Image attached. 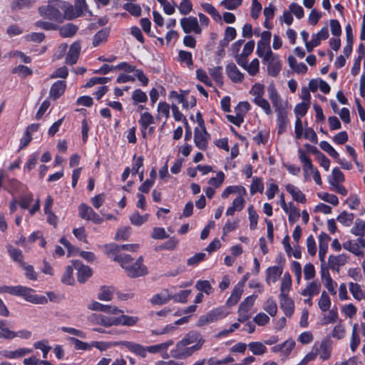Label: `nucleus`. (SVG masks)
<instances>
[{
    "mask_svg": "<svg viewBox=\"0 0 365 365\" xmlns=\"http://www.w3.org/2000/svg\"><path fill=\"white\" fill-rule=\"evenodd\" d=\"M268 97L271 101L275 111H279L281 110L285 109L286 108L284 106L282 98L278 93L275 86L274 84H270L267 88Z\"/></svg>",
    "mask_w": 365,
    "mask_h": 365,
    "instance_id": "6e6552de",
    "label": "nucleus"
},
{
    "mask_svg": "<svg viewBox=\"0 0 365 365\" xmlns=\"http://www.w3.org/2000/svg\"><path fill=\"white\" fill-rule=\"evenodd\" d=\"M268 61V73L272 76H277L282 68L280 61L277 57L272 56Z\"/></svg>",
    "mask_w": 365,
    "mask_h": 365,
    "instance_id": "cd10ccee",
    "label": "nucleus"
},
{
    "mask_svg": "<svg viewBox=\"0 0 365 365\" xmlns=\"http://www.w3.org/2000/svg\"><path fill=\"white\" fill-rule=\"evenodd\" d=\"M250 93L252 95L254 98H259L263 97L264 94V86L261 83H255L250 91Z\"/></svg>",
    "mask_w": 365,
    "mask_h": 365,
    "instance_id": "4d7b16f0",
    "label": "nucleus"
},
{
    "mask_svg": "<svg viewBox=\"0 0 365 365\" xmlns=\"http://www.w3.org/2000/svg\"><path fill=\"white\" fill-rule=\"evenodd\" d=\"M354 220V215L346 211L342 212L337 217V220L345 226H350Z\"/></svg>",
    "mask_w": 365,
    "mask_h": 365,
    "instance_id": "680f3d73",
    "label": "nucleus"
},
{
    "mask_svg": "<svg viewBox=\"0 0 365 365\" xmlns=\"http://www.w3.org/2000/svg\"><path fill=\"white\" fill-rule=\"evenodd\" d=\"M174 341L173 340H168L165 342L146 346V353L149 352L151 354H157V353H163V351H166L167 349L172 345H173Z\"/></svg>",
    "mask_w": 365,
    "mask_h": 365,
    "instance_id": "2f4dec72",
    "label": "nucleus"
},
{
    "mask_svg": "<svg viewBox=\"0 0 365 365\" xmlns=\"http://www.w3.org/2000/svg\"><path fill=\"white\" fill-rule=\"evenodd\" d=\"M349 288L351 294L356 299L361 300L365 298L361 286L359 284L350 282L349 284Z\"/></svg>",
    "mask_w": 365,
    "mask_h": 365,
    "instance_id": "a19ab883",
    "label": "nucleus"
},
{
    "mask_svg": "<svg viewBox=\"0 0 365 365\" xmlns=\"http://www.w3.org/2000/svg\"><path fill=\"white\" fill-rule=\"evenodd\" d=\"M321 285L316 282L313 281L309 282L305 289L302 291V295L307 297H313L319 293Z\"/></svg>",
    "mask_w": 365,
    "mask_h": 365,
    "instance_id": "72a5a7b5",
    "label": "nucleus"
},
{
    "mask_svg": "<svg viewBox=\"0 0 365 365\" xmlns=\"http://www.w3.org/2000/svg\"><path fill=\"white\" fill-rule=\"evenodd\" d=\"M286 190L292 196V198L295 201L301 203H304L306 202V197L304 194H303L302 192L294 185L288 184L286 186Z\"/></svg>",
    "mask_w": 365,
    "mask_h": 365,
    "instance_id": "c756f323",
    "label": "nucleus"
},
{
    "mask_svg": "<svg viewBox=\"0 0 365 365\" xmlns=\"http://www.w3.org/2000/svg\"><path fill=\"white\" fill-rule=\"evenodd\" d=\"M78 29V27L72 23L66 24L62 26H58L57 29L59 31L60 36L63 38L73 37L76 34Z\"/></svg>",
    "mask_w": 365,
    "mask_h": 365,
    "instance_id": "b1692460",
    "label": "nucleus"
},
{
    "mask_svg": "<svg viewBox=\"0 0 365 365\" xmlns=\"http://www.w3.org/2000/svg\"><path fill=\"white\" fill-rule=\"evenodd\" d=\"M123 8L134 16H140L141 14V8L138 4L126 3L124 4Z\"/></svg>",
    "mask_w": 365,
    "mask_h": 365,
    "instance_id": "774afa93",
    "label": "nucleus"
},
{
    "mask_svg": "<svg viewBox=\"0 0 365 365\" xmlns=\"http://www.w3.org/2000/svg\"><path fill=\"white\" fill-rule=\"evenodd\" d=\"M275 112L277 113V133L281 135L286 131V128L288 124L287 110L285 108Z\"/></svg>",
    "mask_w": 365,
    "mask_h": 365,
    "instance_id": "aec40b11",
    "label": "nucleus"
},
{
    "mask_svg": "<svg viewBox=\"0 0 365 365\" xmlns=\"http://www.w3.org/2000/svg\"><path fill=\"white\" fill-rule=\"evenodd\" d=\"M114 288L113 287L103 286L101 289L98 298L102 301H110L113 298Z\"/></svg>",
    "mask_w": 365,
    "mask_h": 365,
    "instance_id": "4c0bfd02",
    "label": "nucleus"
},
{
    "mask_svg": "<svg viewBox=\"0 0 365 365\" xmlns=\"http://www.w3.org/2000/svg\"><path fill=\"white\" fill-rule=\"evenodd\" d=\"M253 102L257 106L260 107L267 115H271L272 113L269 103L264 97L259 98H254Z\"/></svg>",
    "mask_w": 365,
    "mask_h": 365,
    "instance_id": "a18cd8bd",
    "label": "nucleus"
},
{
    "mask_svg": "<svg viewBox=\"0 0 365 365\" xmlns=\"http://www.w3.org/2000/svg\"><path fill=\"white\" fill-rule=\"evenodd\" d=\"M282 274V268L273 266L270 267L267 270L266 282L269 284L270 283H275L278 278Z\"/></svg>",
    "mask_w": 365,
    "mask_h": 365,
    "instance_id": "a878e982",
    "label": "nucleus"
},
{
    "mask_svg": "<svg viewBox=\"0 0 365 365\" xmlns=\"http://www.w3.org/2000/svg\"><path fill=\"white\" fill-rule=\"evenodd\" d=\"M280 308L287 317H290L294 313V304L293 300L288 295L279 296Z\"/></svg>",
    "mask_w": 365,
    "mask_h": 365,
    "instance_id": "ddd939ff",
    "label": "nucleus"
},
{
    "mask_svg": "<svg viewBox=\"0 0 365 365\" xmlns=\"http://www.w3.org/2000/svg\"><path fill=\"white\" fill-rule=\"evenodd\" d=\"M143 257H140L135 263L126 267L125 272L129 277L136 278L148 274V269L143 264Z\"/></svg>",
    "mask_w": 365,
    "mask_h": 365,
    "instance_id": "20e7f679",
    "label": "nucleus"
},
{
    "mask_svg": "<svg viewBox=\"0 0 365 365\" xmlns=\"http://www.w3.org/2000/svg\"><path fill=\"white\" fill-rule=\"evenodd\" d=\"M248 215L250 220V227L251 230H255L257 225L258 215L254 209L253 205L248 207Z\"/></svg>",
    "mask_w": 365,
    "mask_h": 365,
    "instance_id": "6e6d98bb",
    "label": "nucleus"
},
{
    "mask_svg": "<svg viewBox=\"0 0 365 365\" xmlns=\"http://www.w3.org/2000/svg\"><path fill=\"white\" fill-rule=\"evenodd\" d=\"M264 190V184L262 181V179L259 178H254L252 179V182L250 186V193L251 195H255L256 192H259L262 193Z\"/></svg>",
    "mask_w": 365,
    "mask_h": 365,
    "instance_id": "09e8293b",
    "label": "nucleus"
},
{
    "mask_svg": "<svg viewBox=\"0 0 365 365\" xmlns=\"http://www.w3.org/2000/svg\"><path fill=\"white\" fill-rule=\"evenodd\" d=\"M172 298V295L168 289H164L160 293L155 294L150 299V302L155 305H163L168 303Z\"/></svg>",
    "mask_w": 365,
    "mask_h": 365,
    "instance_id": "5701e85b",
    "label": "nucleus"
},
{
    "mask_svg": "<svg viewBox=\"0 0 365 365\" xmlns=\"http://www.w3.org/2000/svg\"><path fill=\"white\" fill-rule=\"evenodd\" d=\"M21 267L25 271V275L29 279L36 280L37 279V273L32 265L24 263L21 264Z\"/></svg>",
    "mask_w": 365,
    "mask_h": 365,
    "instance_id": "69168bd1",
    "label": "nucleus"
},
{
    "mask_svg": "<svg viewBox=\"0 0 365 365\" xmlns=\"http://www.w3.org/2000/svg\"><path fill=\"white\" fill-rule=\"evenodd\" d=\"M195 288L201 292H204L207 294H210L212 292V286L207 280H199L196 282Z\"/></svg>",
    "mask_w": 365,
    "mask_h": 365,
    "instance_id": "13d9d810",
    "label": "nucleus"
},
{
    "mask_svg": "<svg viewBox=\"0 0 365 365\" xmlns=\"http://www.w3.org/2000/svg\"><path fill=\"white\" fill-rule=\"evenodd\" d=\"M88 321L93 324L101 325L109 327L114 325V317H110L102 314H92L88 317Z\"/></svg>",
    "mask_w": 365,
    "mask_h": 365,
    "instance_id": "9d476101",
    "label": "nucleus"
},
{
    "mask_svg": "<svg viewBox=\"0 0 365 365\" xmlns=\"http://www.w3.org/2000/svg\"><path fill=\"white\" fill-rule=\"evenodd\" d=\"M202 7L203 10L207 14H209L215 21H221V15L212 4L205 3L202 4Z\"/></svg>",
    "mask_w": 365,
    "mask_h": 365,
    "instance_id": "79ce46f5",
    "label": "nucleus"
},
{
    "mask_svg": "<svg viewBox=\"0 0 365 365\" xmlns=\"http://www.w3.org/2000/svg\"><path fill=\"white\" fill-rule=\"evenodd\" d=\"M139 123L141 128H148L150 125L155 123V120L150 113L145 112L140 115Z\"/></svg>",
    "mask_w": 365,
    "mask_h": 365,
    "instance_id": "ea45409f",
    "label": "nucleus"
},
{
    "mask_svg": "<svg viewBox=\"0 0 365 365\" xmlns=\"http://www.w3.org/2000/svg\"><path fill=\"white\" fill-rule=\"evenodd\" d=\"M114 255L113 260L120 263V266L125 270L126 267H128L133 262V259L129 255L121 253H112Z\"/></svg>",
    "mask_w": 365,
    "mask_h": 365,
    "instance_id": "f704fd0d",
    "label": "nucleus"
},
{
    "mask_svg": "<svg viewBox=\"0 0 365 365\" xmlns=\"http://www.w3.org/2000/svg\"><path fill=\"white\" fill-rule=\"evenodd\" d=\"M298 153L300 161L304 164L303 170L304 173V176L307 178L308 171L312 173L314 170H317V168L314 167L310 158L306 155L302 149L299 148L298 150Z\"/></svg>",
    "mask_w": 365,
    "mask_h": 365,
    "instance_id": "4be33fe9",
    "label": "nucleus"
},
{
    "mask_svg": "<svg viewBox=\"0 0 365 365\" xmlns=\"http://www.w3.org/2000/svg\"><path fill=\"white\" fill-rule=\"evenodd\" d=\"M181 341L188 346L191 344L197 342L195 345H200V349L205 343V339H202L201 334L197 331H192L187 334Z\"/></svg>",
    "mask_w": 365,
    "mask_h": 365,
    "instance_id": "6ab92c4d",
    "label": "nucleus"
},
{
    "mask_svg": "<svg viewBox=\"0 0 365 365\" xmlns=\"http://www.w3.org/2000/svg\"><path fill=\"white\" fill-rule=\"evenodd\" d=\"M257 297V295L252 294L246 297L244 301L241 302L238 308H240V310L244 309L245 311L250 312V308L254 305Z\"/></svg>",
    "mask_w": 365,
    "mask_h": 365,
    "instance_id": "e2e57ef3",
    "label": "nucleus"
},
{
    "mask_svg": "<svg viewBox=\"0 0 365 365\" xmlns=\"http://www.w3.org/2000/svg\"><path fill=\"white\" fill-rule=\"evenodd\" d=\"M257 53L259 57L263 58L264 61H269L273 55L269 44L262 42H257Z\"/></svg>",
    "mask_w": 365,
    "mask_h": 365,
    "instance_id": "c85d7f7f",
    "label": "nucleus"
},
{
    "mask_svg": "<svg viewBox=\"0 0 365 365\" xmlns=\"http://www.w3.org/2000/svg\"><path fill=\"white\" fill-rule=\"evenodd\" d=\"M344 180L343 173L338 168H334L332 170V178L329 180V182L332 185H335L344 182Z\"/></svg>",
    "mask_w": 365,
    "mask_h": 365,
    "instance_id": "603ef678",
    "label": "nucleus"
},
{
    "mask_svg": "<svg viewBox=\"0 0 365 365\" xmlns=\"http://www.w3.org/2000/svg\"><path fill=\"white\" fill-rule=\"evenodd\" d=\"M110 29L104 28L98 31L93 36L92 44L94 47L98 46L101 43L106 41L109 34Z\"/></svg>",
    "mask_w": 365,
    "mask_h": 365,
    "instance_id": "473e14b6",
    "label": "nucleus"
},
{
    "mask_svg": "<svg viewBox=\"0 0 365 365\" xmlns=\"http://www.w3.org/2000/svg\"><path fill=\"white\" fill-rule=\"evenodd\" d=\"M133 103L137 105L139 103H145L148 101V96L145 92L140 89H136L132 94Z\"/></svg>",
    "mask_w": 365,
    "mask_h": 365,
    "instance_id": "3c124183",
    "label": "nucleus"
},
{
    "mask_svg": "<svg viewBox=\"0 0 365 365\" xmlns=\"http://www.w3.org/2000/svg\"><path fill=\"white\" fill-rule=\"evenodd\" d=\"M34 0H13L11 4V9L14 11H17L30 6Z\"/></svg>",
    "mask_w": 365,
    "mask_h": 365,
    "instance_id": "5fc2aeb1",
    "label": "nucleus"
},
{
    "mask_svg": "<svg viewBox=\"0 0 365 365\" xmlns=\"http://www.w3.org/2000/svg\"><path fill=\"white\" fill-rule=\"evenodd\" d=\"M209 134L205 128H195L194 141L195 145L200 150H205L207 146Z\"/></svg>",
    "mask_w": 365,
    "mask_h": 365,
    "instance_id": "0eeeda50",
    "label": "nucleus"
},
{
    "mask_svg": "<svg viewBox=\"0 0 365 365\" xmlns=\"http://www.w3.org/2000/svg\"><path fill=\"white\" fill-rule=\"evenodd\" d=\"M365 231V222L356 220L354 226L351 228V233L356 236L362 237Z\"/></svg>",
    "mask_w": 365,
    "mask_h": 365,
    "instance_id": "864d4df0",
    "label": "nucleus"
},
{
    "mask_svg": "<svg viewBox=\"0 0 365 365\" xmlns=\"http://www.w3.org/2000/svg\"><path fill=\"white\" fill-rule=\"evenodd\" d=\"M68 340L74 345V348L78 350H88L92 347V345L82 341L75 337H70Z\"/></svg>",
    "mask_w": 365,
    "mask_h": 365,
    "instance_id": "bf43d9fd",
    "label": "nucleus"
},
{
    "mask_svg": "<svg viewBox=\"0 0 365 365\" xmlns=\"http://www.w3.org/2000/svg\"><path fill=\"white\" fill-rule=\"evenodd\" d=\"M73 274V267L70 265L66 267L63 275L61 278V282L66 284L71 285L73 282V278L72 277Z\"/></svg>",
    "mask_w": 365,
    "mask_h": 365,
    "instance_id": "338daca9",
    "label": "nucleus"
},
{
    "mask_svg": "<svg viewBox=\"0 0 365 365\" xmlns=\"http://www.w3.org/2000/svg\"><path fill=\"white\" fill-rule=\"evenodd\" d=\"M348 257L344 255H331L328 259V267L333 271H339L340 266L344 265L347 262Z\"/></svg>",
    "mask_w": 365,
    "mask_h": 365,
    "instance_id": "f8f14e48",
    "label": "nucleus"
},
{
    "mask_svg": "<svg viewBox=\"0 0 365 365\" xmlns=\"http://www.w3.org/2000/svg\"><path fill=\"white\" fill-rule=\"evenodd\" d=\"M317 346L319 348L318 354L320 355L321 359L323 360L328 359L331 354V347L328 345L327 342L322 341Z\"/></svg>",
    "mask_w": 365,
    "mask_h": 365,
    "instance_id": "49530a36",
    "label": "nucleus"
},
{
    "mask_svg": "<svg viewBox=\"0 0 365 365\" xmlns=\"http://www.w3.org/2000/svg\"><path fill=\"white\" fill-rule=\"evenodd\" d=\"M148 220V215L145 214L144 215H140L138 212H135L130 216V222L135 226H140Z\"/></svg>",
    "mask_w": 365,
    "mask_h": 365,
    "instance_id": "c03bdc74",
    "label": "nucleus"
},
{
    "mask_svg": "<svg viewBox=\"0 0 365 365\" xmlns=\"http://www.w3.org/2000/svg\"><path fill=\"white\" fill-rule=\"evenodd\" d=\"M342 246L344 249L349 251L356 256L363 255V251L359 250V248H358V245L355 242H353L351 240H348L344 242Z\"/></svg>",
    "mask_w": 365,
    "mask_h": 365,
    "instance_id": "de8ad7c7",
    "label": "nucleus"
},
{
    "mask_svg": "<svg viewBox=\"0 0 365 365\" xmlns=\"http://www.w3.org/2000/svg\"><path fill=\"white\" fill-rule=\"evenodd\" d=\"M120 344L136 355L140 356L142 357L146 356V347L131 341H123Z\"/></svg>",
    "mask_w": 365,
    "mask_h": 365,
    "instance_id": "393cba45",
    "label": "nucleus"
},
{
    "mask_svg": "<svg viewBox=\"0 0 365 365\" xmlns=\"http://www.w3.org/2000/svg\"><path fill=\"white\" fill-rule=\"evenodd\" d=\"M318 305L322 312H327L329 310L331 306V299L325 291L322 292L318 302Z\"/></svg>",
    "mask_w": 365,
    "mask_h": 365,
    "instance_id": "37998d69",
    "label": "nucleus"
},
{
    "mask_svg": "<svg viewBox=\"0 0 365 365\" xmlns=\"http://www.w3.org/2000/svg\"><path fill=\"white\" fill-rule=\"evenodd\" d=\"M292 287V278L289 273H285L282 279L279 295H288Z\"/></svg>",
    "mask_w": 365,
    "mask_h": 365,
    "instance_id": "c9c22d12",
    "label": "nucleus"
},
{
    "mask_svg": "<svg viewBox=\"0 0 365 365\" xmlns=\"http://www.w3.org/2000/svg\"><path fill=\"white\" fill-rule=\"evenodd\" d=\"M345 335L346 329L344 326L341 324L336 325L331 331V336L337 339H343L345 336Z\"/></svg>",
    "mask_w": 365,
    "mask_h": 365,
    "instance_id": "0e129e2a",
    "label": "nucleus"
},
{
    "mask_svg": "<svg viewBox=\"0 0 365 365\" xmlns=\"http://www.w3.org/2000/svg\"><path fill=\"white\" fill-rule=\"evenodd\" d=\"M226 72L228 77L235 83H240L243 81V74L239 71L235 63H230L226 67Z\"/></svg>",
    "mask_w": 365,
    "mask_h": 365,
    "instance_id": "412c9836",
    "label": "nucleus"
},
{
    "mask_svg": "<svg viewBox=\"0 0 365 365\" xmlns=\"http://www.w3.org/2000/svg\"><path fill=\"white\" fill-rule=\"evenodd\" d=\"M227 315V312H225L222 307L214 309L207 313L206 314L200 317L196 325L197 327H202L209 323L215 322L222 319Z\"/></svg>",
    "mask_w": 365,
    "mask_h": 365,
    "instance_id": "7ed1b4c3",
    "label": "nucleus"
},
{
    "mask_svg": "<svg viewBox=\"0 0 365 365\" xmlns=\"http://www.w3.org/2000/svg\"><path fill=\"white\" fill-rule=\"evenodd\" d=\"M63 8H61V11H63V18L67 20H71L77 17L81 16L79 13L75 9L73 5L69 4L66 1H63Z\"/></svg>",
    "mask_w": 365,
    "mask_h": 365,
    "instance_id": "7c9ffc66",
    "label": "nucleus"
},
{
    "mask_svg": "<svg viewBox=\"0 0 365 365\" xmlns=\"http://www.w3.org/2000/svg\"><path fill=\"white\" fill-rule=\"evenodd\" d=\"M200 350V345H193L187 347L181 340L177 343L175 347L171 350L170 355L175 359H186L195 351Z\"/></svg>",
    "mask_w": 365,
    "mask_h": 365,
    "instance_id": "f03ea898",
    "label": "nucleus"
},
{
    "mask_svg": "<svg viewBox=\"0 0 365 365\" xmlns=\"http://www.w3.org/2000/svg\"><path fill=\"white\" fill-rule=\"evenodd\" d=\"M8 252L11 257V259L17 262L19 264V266H21V264H24L25 262L23 261V253L22 251L19 249H17L11 245H9L7 247Z\"/></svg>",
    "mask_w": 365,
    "mask_h": 365,
    "instance_id": "e433bc0d",
    "label": "nucleus"
},
{
    "mask_svg": "<svg viewBox=\"0 0 365 365\" xmlns=\"http://www.w3.org/2000/svg\"><path fill=\"white\" fill-rule=\"evenodd\" d=\"M66 88V83L64 81H57L51 87L49 97L53 100L58 99L61 96Z\"/></svg>",
    "mask_w": 365,
    "mask_h": 365,
    "instance_id": "f3484780",
    "label": "nucleus"
},
{
    "mask_svg": "<svg viewBox=\"0 0 365 365\" xmlns=\"http://www.w3.org/2000/svg\"><path fill=\"white\" fill-rule=\"evenodd\" d=\"M138 321V317L122 314L118 317H114V325L133 326Z\"/></svg>",
    "mask_w": 365,
    "mask_h": 365,
    "instance_id": "bb28decb",
    "label": "nucleus"
},
{
    "mask_svg": "<svg viewBox=\"0 0 365 365\" xmlns=\"http://www.w3.org/2000/svg\"><path fill=\"white\" fill-rule=\"evenodd\" d=\"M248 347L255 355H262L267 351V347L259 341L250 342Z\"/></svg>",
    "mask_w": 365,
    "mask_h": 365,
    "instance_id": "58836bf2",
    "label": "nucleus"
},
{
    "mask_svg": "<svg viewBox=\"0 0 365 365\" xmlns=\"http://www.w3.org/2000/svg\"><path fill=\"white\" fill-rule=\"evenodd\" d=\"M263 309L272 317L277 314V306L275 301L271 298L268 299L264 304Z\"/></svg>",
    "mask_w": 365,
    "mask_h": 365,
    "instance_id": "8fccbe9b",
    "label": "nucleus"
},
{
    "mask_svg": "<svg viewBox=\"0 0 365 365\" xmlns=\"http://www.w3.org/2000/svg\"><path fill=\"white\" fill-rule=\"evenodd\" d=\"M180 25L183 31L186 34L194 32L196 34H200L202 32L198 21L196 17L189 16L181 19Z\"/></svg>",
    "mask_w": 365,
    "mask_h": 365,
    "instance_id": "423d86ee",
    "label": "nucleus"
},
{
    "mask_svg": "<svg viewBox=\"0 0 365 365\" xmlns=\"http://www.w3.org/2000/svg\"><path fill=\"white\" fill-rule=\"evenodd\" d=\"M74 265L77 267V279L80 283H84L92 275L91 269L86 265L81 264L78 261L74 262Z\"/></svg>",
    "mask_w": 365,
    "mask_h": 365,
    "instance_id": "a211bd4d",
    "label": "nucleus"
},
{
    "mask_svg": "<svg viewBox=\"0 0 365 365\" xmlns=\"http://www.w3.org/2000/svg\"><path fill=\"white\" fill-rule=\"evenodd\" d=\"M78 215L81 218L92 221L96 224H101L103 220L90 206L85 203L80 204Z\"/></svg>",
    "mask_w": 365,
    "mask_h": 365,
    "instance_id": "39448f33",
    "label": "nucleus"
},
{
    "mask_svg": "<svg viewBox=\"0 0 365 365\" xmlns=\"http://www.w3.org/2000/svg\"><path fill=\"white\" fill-rule=\"evenodd\" d=\"M81 48V44L78 41H76L71 45L65 59L67 64L73 65L77 62Z\"/></svg>",
    "mask_w": 365,
    "mask_h": 365,
    "instance_id": "9b49d317",
    "label": "nucleus"
},
{
    "mask_svg": "<svg viewBox=\"0 0 365 365\" xmlns=\"http://www.w3.org/2000/svg\"><path fill=\"white\" fill-rule=\"evenodd\" d=\"M73 6L81 16H83L86 12H88L90 15H92V13L88 9L86 0H75Z\"/></svg>",
    "mask_w": 365,
    "mask_h": 365,
    "instance_id": "052dcab7",
    "label": "nucleus"
},
{
    "mask_svg": "<svg viewBox=\"0 0 365 365\" xmlns=\"http://www.w3.org/2000/svg\"><path fill=\"white\" fill-rule=\"evenodd\" d=\"M21 297H23L26 301L33 304H45L48 302V299L46 297L35 294L32 289L26 287H25Z\"/></svg>",
    "mask_w": 365,
    "mask_h": 365,
    "instance_id": "1a4fd4ad",
    "label": "nucleus"
},
{
    "mask_svg": "<svg viewBox=\"0 0 365 365\" xmlns=\"http://www.w3.org/2000/svg\"><path fill=\"white\" fill-rule=\"evenodd\" d=\"M64 3L60 0H51L46 5L40 6L38 9L41 16L57 22L63 21L61 8Z\"/></svg>",
    "mask_w": 365,
    "mask_h": 365,
    "instance_id": "f257e3e1",
    "label": "nucleus"
},
{
    "mask_svg": "<svg viewBox=\"0 0 365 365\" xmlns=\"http://www.w3.org/2000/svg\"><path fill=\"white\" fill-rule=\"evenodd\" d=\"M330 240L331 237L325 232H322L319 236V257L322 262H324V258L328 250V244Z\"/></svg>",
    "mask_w": 365,
    "mask_h": 365,
    "instance_id": "dca6fc26",
    "label": "nucleus"
},
{
    "mask_svg": "<svg viewBox=\"0 0 365 365\" xmlns=\"http://www.w3.org/2000/svg\"><path fill=\"white\" fill-rule=\"evenodd\" d=\"M106 247L107 249V253L108 255H110L111 253H120V252L121 250L135 252L138 249L139 245L138 244H128V245H118L113 243V244L106 245Z\"/></svg>",
    "mask_w": 365,
    "mask_h": 365,
    "instance_id": "2eb2a0df",
    "label": "nucleus"
},
{
    "mask_svg": "<svg viewBox=\"0 0 365 365\" xmlns=\"http://www.w3.org/2000/svg\"><path fill=\"white\" fill-rule=\"evenodd\" d=\"M244 282H238L232 291L231 295L227 299L226 304L232 307L237 304L243 292Z\"/></svg>",
    "mask_w": 365,
    "mask_h": 365,
    "instance_id": "4468645a",
    "label": "nucleus"
}]
</instances>
